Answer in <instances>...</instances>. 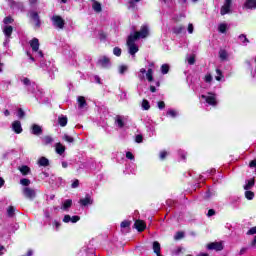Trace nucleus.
<instances>
[{
	"mask_svg": "<svg viewBox=\"0 0 256 256\" xmlns=\"http://www.w3.org/2000/svg\"><path fill=\"white\" fill-rule=\"evenodd\" d=\"M136 38H133V36H128L127 39V47H128V53L132 57H135V54L139 52V46L135 44Z\"/></svg>",
	"mask_w": 256,
	"mask_h": 256,
	"instance_id": "nucleus-1",
	"label": "nucleus"
},
{
	"mask_svg": "<svg viewBox=\"0 0 256 256\" xmlns=\"http://www.w3.org/2000/svg\"><path fill=\"white\" fill-rule=\"evenodd\" d=\"M130 37H133L134 39H145L149 37V26L143 25L140 28V31H136L132 34H130Z\"/></svg>",
	"mask_w": 256,
	"mask_h": 256,
	"instance_id": "nucleus-2",
	"label": "nucleus"
},
{
	"mask_svg": "<svg viewBox=\"0 0 256 256\" xmlns=\"http://www.w3.org/2000/svg\"><path fill=\"white\" fill-rule=\"evenodd\" d=\"M145 73H146V79L149 81V83L153 82V69L149 68L146 70L145 68H141L138 72V79L140 81H145Z\"/></svg>",
	"mask_w": 256,
	"mask_h": 256,
	"instance_id": "nucleus-3",
	"label": "nucleus"
},
{
	"mask_svg": "<svg viewBox=\"0 0 256 256\" xmlns=\"http://www.w3.org/2000/svg\"><path fill=\"white\" fill-rule=\"evenodd\" d=\"M247 71H250L251 77H256V56L245 60Z\"/></svg>",
	"mask_w": 256,
	"mask_h": 256,
	"instance_id": "nucleus-4",
	"label": "nucleus"
},
{
	"mask_svg": "<svg viewBox=\"0 0 256 256\" xmlns=\"http://www.w3.org/2000/svg\"><path fill=\"white\" fill-rule=\"evenodd\" d=\"M51 21H52L54 27H56V29H64V27H65V20L61 16L54 15L51 18Z\"/></svg>",
	"mask_w": 256,
	"mask_h": 256,
	"instance_id": "nucleus-5",
	"label": "nucleus"
},
{
	"mask_svg": "<svg viewBox=\"0 0 256 256\" xmlns=\"http://www.w3.org/2000/svg\"><path fill=\"white\" fill-rule=\"evenodd\" d=\"M22 193L24 197H26V199H30V201H33V199L37 197V192L35 191V189L30 187H24L22 189Z\"/></svg>",
	"mask_w": 256,
	"mask_h": 256,
	"instance_id": "nucleus-6",
	"label": "nucleus"
},
{
	"mask_svg": "<svg viewBox=\"0 0 256 256\" xmlns=\"http://www.w3.org/2000/svg\"><path fill=\"white\" fill-rule=\"evenodd\" d=\"M201 99H204L208 105H211L212 107L217 106V98L215 97V94L208 93L207 95L202 94Z\"/></svg>",
	"mask_w": 256,
	"mask_h": 256,
	"instance_id": "nucleus-7",
	"label": "nucleus"
},
{
	"mask_svg": "<svg viewBox=\"0 0 256 256\" xmlns=\"http://www.w3.org/2000/svg\"><path fill=\"white\" fill-rule=\"evenodd\" d=\"M30 47L32 48V51H34V53H37L38 57H43V52L39 51V39L33 38L30 41Z\"/></svg>",
	"mask_w": 256,
	"mask_h": 256,
	"instance_id": "nucleus-8",
	"label": "nucleus"
},
{
	"mask_svg": "<svg viewBox=\"0 0 256 256\" xmlns=\"http://www.w3.org/2000/svg\"><path fill=\"white\" fill-rule=\"evenodd\" d=\"M97 65L102 69H109V67H111V60L108 57L103 56L98 60Z\"/></svg>",
	"mask_w": 256,
	"mask_h": 256,
	"instance_id": "nucleus-9",
	"label": "nucleus"
},
{
	"mask_svg": "<svg viewBox=\"0 0 256 256\" xmlns=\"http://www.w3.org/2000/svg\"><path fill=\"white\" fill-rule=\"evenodd\" d=\"M22 83L24 85H26V87H28V91H30V93H37L35 90L37 89V84L35 83H31V80H29V78H24L22 80Z\"/></svg>",
	"mask_w": 256,
	"mask_h": 256,
	"instance_id": "nucleus-10",
	"label": "nucleus"
},
{
	"mask_svg": "<svg viewBox=\"0 0 256 256\" xmlns=\"http://www.w3.org/2000/svg\"><path fill=\"white\" fill-rule=\"evenodd\" d=\"M30 133L39 137V135H43V127L39 126V124H32L30 127Z\"/></svg>",
	"mask_w": 256,
	"mask_h": 256,
	"instance_id": "nucleus-11",
	"label": "nucleus"
},
{
	"mask_svg": "<svg viewBox=\"0 0 256 256\" xmlns=\"http://www.w3.org/2000/svg\"><path fill=\"white\" fill-rule=\"evenodd\" d=\"M207 249L210 251H223V244L221 242H212L207 245Z\"/></svg>",
	"mask_w": 256,
	"mask_h": 256,
	"instance_id": "nucleus-12",
	"label": "nucleus"
},
{
	"mask_svg": "<svg viewBox=\"0 0 256 256\" xmlns=\"http://www.w3.org/2000/svg\"><path fill=\"white\" fill-rule=\"evenodd\" d=\"M227 13H231V0H226L220 10V15H227Z\"/></svg>",
	"mask_w": 256,
	"mask_h": 256,
	"instance_id": "nucleus-13",
	"label": "nucleus"
},
{
	"mask_svg": "<svg viewBox=\"0 0 256 256\" xmlns=\"http://www.w3.org/2000/svg\"><path fill=\"white\" fill-rule=\"evenodd\" d=\"M30 19L33 21L35 27L39 29L41 27V20L39 19V14L37 12L30 13Z\"/></svg>",
	"mask_w": 256,
	"mask_h": 256,
	"instance_id": "nucleus-14",
	"label": "nucleus"
},
{
	"mask_svg": "<svg viewBox=\"0 0 256 256\" xmlns=\"http://www.w3.org/2000/svg\"><path fill=\"white\" fill-rule=\"evenodd\" d=\"M79 203L80 205H82V207H87V205H93V198H91V195L87 194L85 198L80 199Z\"/></svg>",
	"mask_w": 256,
	"mask_h": 256,
	"instance_id": "nucleus-15",
	"label": "nucleus"
},
{
	"mask_svg": "<svg viewBox=\"0 0 256 256\" xmlns=\"http://www.w3.org/2000/svg\"><path fill=\"white\" fill-rule=\"evenodd\" d=\"M81 220V217L79 216H72L67 214L64 216L63 218V222L64 223H77V221H80Z\"/></svg>",
	"mask_w": 256,
	"mask_h": 256,
	"instance_id": "nucleus-16",
	"label": "nucleus"
},
{
	"mask_svg": "<svg viewBox=\"0 0 256 256\" xmlns=\"http://www.w3.org/2000/svg\"><path fill=\"white\" fill-rule=\"evenodd\" d=\"M12 130L17 134L23 133V127H21V122L16 120L12 123Z\"/></svg>",
	"mask_w": 256,
	"mask_h": 256,
	"instance_id": "nucleus-17",
	"label": "nucleus"
},
{
	"mask_svg": "<svg viewBox=\"0 0 256 256\" xmlns=\"http://www.w3.org/2000/svg\"><path fill=\"white\" fill-rule=\"evenodd\" d=\"M115 125H116V127H119V129H123L125 127V117L116 116L115 117Z\"/></svg>",
	"mask_w": 256,
	"mask_h": 256,
	"instance_id": "nucleus-18",
	"label": "nucleus"
},
{
	"mask_svg": "<svg viewBox=\"0 0 256 256\" xmlns=\"http://www.w3.org/2000/svg\"><path fill=\"white\" fill-rule=\"evenodd\" d=\"M134 227L141 233V231H145V222L143 220H136L134 223Z\"/></svg>",
	"mask_w": 256,
	"mask_h": 256,
	"instance_id": "nucleus-19",
	"label": "nucleus"
},
{
	"mask_svg": "<svg viewBox=\"0 0 256 256\" xmlns=\"http://www.w3.org/2000/svg\"><path fill=\"white\" fill-rule=\"evenodd\" d=\"M2 31L5 35V37H11L12 33H13V26L10 25H4L2 27Z\"/></svg>",
	"mask_w": 256,
	"mask_h": 256,
	"instance_id": "nucleus-20",
	"label": "nucleus"
},
{
	"mask_svg": "<svg viewBox=\"0 0 256 256\" xmlns=\"http://www.w3.org/2000/svg\"><path fill=\"white\" fill-rule=\"evenodd\" d=\"M77 103L79 109H85V107H87V100H85V97L83 96H78Z\"/></svg>",
	"mask_w": 256,
	"mask_h": 256,
	"instance_id": "nucleus-21",
	"label": "nucleus"
},
{
	"mask_svg": "<svg viewBox=\"0 0 256 256\" xmlns=\"http://www.w3.org/2000/svg\"><path fill=\"white\" fill-rule=\"evenodd\" d=\"M55 151L58 155H63L65 153V146L61 142L56 143Z\"/></svg>",
	"mask_w": 256,
	"mask_h": 256,
	"instance_id": "nucleus-22",
	"label": "nucleus"
},
{
	"mask_svg": "<svg viewBox=\"0 0 256 256\" xmlns=\"http://www.w3.org/2000/svg\"><path fill=\"white\" fill-rule=\"evenodd\" d=\"M73 205V200L67 199L63 202L61 209L63 211H69V208Z\"/></svg>",
	"mask_w": 256,
	"mask_h": 256,
	"instance_id": "nucleus-23",
	"label": "nucleus"
},
{
	"mask_svg": "<svg viewBox=\"0 0 256 256\" xmlns=\"http://www.w3.org/2000/svg\"><path fill=\"white\" fill-rule=\"evenodd\" d=\"M153 251L157 256H161V244L157 241L153 242Z\"/></svg>",
	"mask_w": 256,
	"mask_h": 256,
	"instance_id": "nucleus-24",
	"label": "nucleus"
},
{
	"mask_svg": "<svg viewBox=\"0 0 256 256\" xmlns=\"http://www.w3.org/2000/svg\"><path fill=\"white\" fill-rule=\"evenodd\" d=\"M38 165L40 167H48L49 165V159H47L46 157H41L39 160H38Z\"/></svg>",
	"mask_w": 256,
	"mask_h": 256,
	"instance_id": "nucleus-25",
	"label": "nucleus"
},
{
	"mask_svg": "<svg viewBox=\"0 0 256 256\" xmlns=\"http://www.w3.org/2000/svg\"><path fill=\"white\" fill-rule=\"evenodd\" d=\"M245 7L246 9H256V0H247Z\"/></svg>",
	"mask_w": 256,
	"mask_h": 256,
	"instance_id": "nucleus-26",
	"label": "nucleus"
},
{
	"mask_svg": "<svg viewBox=\"0 0 256 256\" xmlns=\"http://www.w3.org/2000/svg\"><path fill=\"white\" fill-rule=\"evenodd\" d=\"M92 9L96 12V13H101L102 8H101V3L97 2V1H93L92 4Z\"/></svg>",
	"mask_w": 256,
	"mask_h": 256,
	"instance_id": "nucleus-27",
	"label": "nucleus"
},
{
	"mask_svg": "<svg viewBox=\"0 0 256 256\" xmlns=\"http://www.w3.org/2000/svg\"><path fill=\"white\" fill-rule=\"evenodd\" d=\"M53 141H54V139L51 136H44L42 138L43 145H52Z\"/></svg>",
	"mask_w": 256,
	"mask_h": 256,
	"instance_id": "nucleus-28",
	"label": "nucleus"
},
{
	"mask_svg": "<svg viewBox=\"0 0 256 256\" xmlns=\"http://www.w3.org/2000/svg\"><path fill=\"white\" fill-rule=\"evenodd\" d=\"M239 41H241L242 45L246 47V45L249 43V39L245 34H241L238 36Z\"/></svg>",
	"mask_w": 256,
	"mask_h": 256,
	"instance_id": "nucleus-29",
	"label": "nucleus"
},
{
	"mask_svg": "<svg viewBox=\"0 0 256 256\" xmlns=\"http://www.w3.org/2000/svg\"><path fill=\"white\" fill-rule=\"evenodd\" d=\"M58 123L61 127H65L67 125V116H60L58 118Z\"/></svg>",
	"mask_w": 256,
	"mask_h": 256,
	"instance_id": "nucleus-30",
	"label": "nucleus"
},
{
	"mask_svg": "<svg viewBox=\"0 0 256 256\" xmlns=\"http://www.w3.org/2000/svg\"><path fill=\"white\" fill-rule=\"evenodd\" d=\"M19 171L20 173H22V175H28V173L31 172V168H29L28 166H21L19 167Z\"/></svg>",
	"mask_w": 256,
	"mask_h": 256,
	"instance_id": "nucleus-31",
	"label": "nucleus"
},
{
	"mask_svg": "<svg viewBox=\"0 0 256 256\" xmlns=\"http://www.w3.org/2000/svg\"><path fill=\"white\" fill-rule=\"evenodd\" d=\"M245 197H246V199H248V201H251L255 197V193H253V191H251V190H246Z\"/></svg>",
	"mask_w": 256,
	"mask_h": 256,
	"instance_id": "nucleus-32",
	"label": "nucleus"
},
{
	"mask_svg": "<svg viewBox=\"0 0 256 256\" xmlns=\"http://www.w3.org/2000/svg\"><path fill=\"white\" fill-rule=\"evenodd\" d=\"M141 106L144 111H149V109H151V105L149 104V101L145 99L142 101Z\"/></svg>",
	"mask_w": 256,
	"mask_h": 256,
	"instance_id": "nucleus-33",
	"label": "nucleus"
},
{
	"mask_svg": "<svg viewBox=\"0 0 256 256\" xmlns=\"http://www.w3.org/2000/svg\"><path fill=\"white\" fill-rule=\"evenodd\" d=\"M253 185H255V180H248L244 186L245 191H249Z\"/></svg>",
	"mask_w": 256,
	"mask_h": 256,
	"instance_id": "nucleus-34",
	"label": "nucleus"
},
{
	"mask_svg": "<svg viewBox=\"0 0 256 256\" xmlns=\"http://www.w3.org/2000/svg\"><path fill=\"white\" fill-rule=\"evenodd\" d=\"M218 31L220 33H226L227 32V24L226 23L219 24Z\"/></svg>",
	"mask_w": 256,
	"mask_h": 256,
	"instance_id": "nucleus-35",
	"label": "nucleus"
},
{
	"mask_svg": "<svg viewBox=\"0 0 256 256\" xmlns=\"http://www.w3.org/2000/svg\"><path fill=\"white\" fill-rule=\"evenodd\" d=\"M161 73H162V75H167L169 73V66H168V64H163L161 66Z\"/></svg>",
	"mask_w": 256,
	"mask_h": 256,
	"instance_id": "nucleus-36",
	"label": "nucleus"
},
{
	"mask_svg": "<svg viewBox=\"0 0 256 256\" xmlns=\"http://www.w3.org/2000/svg\"><path fill=\"white\" fill-rule=\"evenodd\" d=\"M20 184L23 185L24 187H29L31 185V180L23 178L20 180Z\"/></svg>",
	"mask_w": 256,
	"mask_h": 256,
	"instance_id": "nucleus-37",
	"label": "nucleus"
},
{
	"mask_svg": "<svg viewBox=\"0 0 256 256\" xmlns=\"http://www.w3.org/2000/svg\"><path fill=\"white\" fill-rule=\"evenodd\" d=\"M174 33L179 35L180 33H185V27L183 26H177L174 28Z\"/></svg>",
	"mask_w": 256,
	"mask_h": 256,
	"instance_id": "nucleus-38",
	"label": "nucleus"
},
{
	"mask_svg": "<svg viewBox=\"0 0 256 256\" xmlns=\"http://www.w3.org/2000/svg\"><path fill=\"white\" fill-rule=\"evenodd\" d=\"M216 81H221L223 79V72L219 69H216V76H215Z\"/></svg>",
	"mask_w": 256,
	"mask_h": 256,
	"instance_id": "nucleus-39",
	"label": "nucleus"
},
{
	"mask_svg": "<svg viewBox=\"0 0 256 256\" xmlns=\"http://www.w3.org/2000/svg\"><path fill=\"white\" fill-rule=\"evenodd\" d=\"M166 115L175 119V117H177V115L179 114L177 113V111L171 109L167 111Z\"/></svg>",
	"mask_w": 256,
	"mask_h": 256,
	"instance_id": "nucleus-40",
	"label": "nucleus"
},
{
	"mask_svg": "<svg viewBox=\"0 0 256 256\" xmlns=\"http://www.w3.org/2000/svg\"><path fill=\"white\" fill-rule=\"evenodd\" d=\"M63 140L66 141L67 143H74V141H75V139L72 136L67 135V134H65L63 136Z\"/></svg>",
	"mask_w": 256,
	"mask_h": 256,
	"instance_id": "nucleus-41",
	"label": "nucleus"
},
{
	"mask_svg": "<svg viewBox=\"0 0 256 256\" xmlns=\"http://www.w3.org/2000/svg\"><path fill=\"white\" fill-rule=\"evenodd\" d=\"M189 65H195V56L194 54L186 57Z\"/></svg>",
	"mask_w": 256,
	"mask_h": 256,
	"instance_id": "nucleus-42",
	"label": "nucleus"
},
{
	"mask_svg": "<svg viewBox=\"0 0 256 256\" xmlns=\"http://www.w3.org/2000/svg\"><path fill=\"white\" fill-rule=\"evenodd\" d=\"M215 195H216L215 191L208 190V191L205 193L204 197H205L206 199H211V197H215Z\"/></svg>",
	"mask_w": 256,
	"mask_h": 256,
	"instance_id": "nucleus-43",
	"label": "nucleus"
},
{
	"mask_svg": "<svg viewBox=\"0 0 256 256\" xmlns=\"http://www.w3.org/2000/svg\"><path fill=\"white\" fill-rule=\"evenodd\" d=\"M130 226H131V222L127 220L122 221L120 224L121 229H127V227H130Z\"/></svg>",
	"mask_w": 256,
	"mask_h": 256,
	"instance_id": "nucleus-44",
	"label": "nucleus"
},
{
	"mask_svg": "<svg viewBox=\"0 0 256 256\" xmlns=\"http://www.w3.org/2000/svg\"><path fill=\"white\" fill-rule=\"evenodd\" d=\"M127 69H128L127 65H121L119 66L118 71L120 75H123L124 73H127Z\"/></svg>",
	"mask_w": 256,
	"mask_h": 256,
	"instance_id": "nucleus-45",
	"label": "nucleus"
},
{
	"mask_svg": "<svg viewBox=\"0 0 256 256\" xmlns=\"http://www.w3.org/2000/svg\"><path fill=\"white\" fill-rule=\"evenodd\" d=\"M7 213H8V217H13V215H15V207L13 206L8 207Z\"/></svg>",
	"mask_w": 256,
	"mask_h": 256,
	"instance_id": "nucleus-46",
	"label": "nucleus"
},
{
	"mask_svg": "<svg viewBox=\"0 0 256 256\" xmlns=\"http://www.w3.org/2000/svg\"><path fill=\"white\" fill-rule=\"evenodd\" d=\"M219 56H220V59H222L223 61H225V59H227V51L221 50V51L219 52Z\"/></svg>",
	"mask_w": 256,
	"mask_h": 256,
	"instance_id": "nucleus-47",
	"label": "nucleus"
},
{
	"mask_svg": "<svg viewBox=\"0 0 256 256\" xmlns=\"http://www.w3.org/2000/svg\"><path fill=\"white\" fill-rule=\"evenodd\" d=\"M3 23H4V25H11V23H13V18H11V16H8V17L4 18Z\"/></svg>",
	"mask_w": 256,
	"mask_h": 256,
	"instance_id": "nucleus-48",
	"label": "nucleus"
},
{
	"mask_svg": "<svg viewBox=\"0 0 256 256\" xmlns=\"http://www.w3.org/2000/svg\"><path fill=\"white\" fill-rule=\"evenodd\" d=\"M185 237V234L183 232H177L176 235L174 236V239L176 241H179V239H183Z\"/></svg>",
	"mask_w": 256,
	"mask_h": 256,
	"instance_id": "nucleus-49",
	"label": "nucleus"
},
{
	"mask_svg": "<svg viewBox=\"0 0 256 256\" xmlns=\"http://www.w3.org/2000/svg\"><path fill=\"white\" fill-rule=\"evenodd\" d=\"M113 54L116 55V57H121V48L115 47L113 49Z\"/></svg>",
	"mask_w": 256,
	"mask_h": 256,
	"instance_id": "nucleus-50",
	"label": "nucleus"
},
{
	"mask_svg": "<svg viewBox=\"0 0 256 256\" xmlns=\"http://www.w3.org/2000/svg\"><path fill=\"white\" fill-rule=\"evenodd\" d=\"M205 83H211V81H213V76H211V74H207L204 77Z\"/></svg>",
	"mask_w": 256,
	"mask_h": 256,
	"instance_id": "nucleus-51",
	"label": "nucleus"
},
{
	"mask_svg": "<svg viewBox=\"0 0 256 256\" xmlns=\"http://www.w3.org/2000/svg\"><path fill=\"white\" fill-rule=\"evenodd\" d=\"M19 119H23L25 117V111H23V109H18V113H17Z\"/></svg>",
	"mask_w": 256,
	"mask_h": 256,
	"instance_id": "nucleus-52",
	"label": "nucleus"
},
{
	"mask_svg": "<svg viewBox=\"0 0 256 256\" xmlns=\"http://www.w3.org/2000/svg\"><path fill=\"white\" fill-rule=\"evenodd\" d=\"M139 1L141 0H129V7H131L132 9H134L135 4L139 3Z\"/></svg>",
	"mask_w": 256,
	"mask_h": 256,
	"instance_id": "nucleus-53",
	"label": "nucleus"
},
{
	"mask_svg": "<svg viewBox=\"0 0 256 256\" xmlns=\"http://www.w3.org/2000/svg\"><path fill=\"white\" fill-rule=\"evenodd\" d=\"M167 155H169V153L167 151H162L160 152V159L163 161L165 160V158L167 157Z\"/></svg>",
	"mask_w": 256,
	"mask_h": 256,
	"instance_id": "nucleus-54",
	"label": "nucleus"
},
{
	"mask_svg": "<svg viewBox=\"0 0 256 256\" xmlns=\"http://www.w3.org/2000/svg\"><path fill=\"white\" fill-rule=\"evenodd\" d=\"M247 235H256V226L252 227L248 232Z\"/></svg>",
	"mask_w": 256,
	"mask_h": 256,
	"instance_id": "nucleus-55",
	"label": "nucleus"
},
{
	"mask_svg": "<svg viewBox=\"0 0 256 256\" xmlns=\"http://www.w3.org/2000/svg\"><path fill=\"white\" fill-rule=\"evenodd\" d=\"M136 143H143V136L142 135H137L135 138Z\"/></svg>",
	"mask_w": 256,
	"mask_h": 256,
	"instance_id": "nucleus-56",
	"label": "nucleus"
},
{
	"mask_svg": "<svg viewBox=\"0 0 256 256\" xmlns=\"http://www.w3.org/2000/svg\"><path fill=\"white\" fill-rule=\"evenodd\" d=\"M126 158H127V159H130L131 161H133V159H135V156H133V153L127 152V153H126Z\"/></svg>",
	"mask_w": 256,
	"mask_h": 256,
	"instance_id": "nucleus-57",
	"label": "nucleus"
},
{
	"mask_svg": "<svg viewBox=\"0 0 256 256\" xmlns=\"http://www.w3.org/2000/svg\"><path fill=\"white\" fill-rule=\"evenodd\" d=\"M77 187H79V180H75V181L72 183V189H77Z\"/></svg>",
	"mask_w": 256,
	"mask_h": 256,
	"instance_id": "nucleus-58",
	"label": "nucleus"
},
{
	"mask_svg": "<svg viewBox=\"0 0 256 256\" xmlns=\"http://www.w3.org/2000/svg\"><path fill=\"white\" fill-rule=\"evenodd\" d=\"M158 109H165V102L163 101L158 102Z\"/></svg>",
	"mask_w": 256,
	"mask_h": 256,
	"instance_id": "nucleus-59",
	"label": "nucleus"
},
{
	"mask_svg": "<svg viewBox=\"0 0 256 256\" xmlns=\"http://www.w3.org/2000/svg\"><path fill=\"white\" fill-rule=\"evenodd\" d=\"M215 215V211L213 209L208 210L207 217H213Z\"/></svg>",
	"mask_w": 256,
	"mask_h": 256,
	"instance_id": "nucleus-60",
	"label": "nucleus"
},
{
	"mask_svg": "<svg viewBox=\"0 0 256 256\" xmlns=\"http://www.w3.org/2000/svg\"><path fill=\"white\" fill-rule=\"evenodd\" d=\"M54 227H55L56 231H59V227H61V224L57 221H54Z\"/></svg>",
	"mask_w": 256,
	"mask_h": 256,
	"instance_id": "nucleus-61",
	"label": "nucleus"
},
{
	"mask_svg": "<svg viewBox=\"0 0 256 256\" xmlns=\"http://www.w3.org/2000/svg\"><path fill=\"white\" fill-rule=\"evenodd\" d=\"M5 251H7V250L5 249V246H0V256H1V255H5Z\"/></svg>",
	"mask_w": 256,
	"mask_h": 256,
	"instance_id": "nucleus-62",
	"label": "nucleus"
},
{
	"mask_svg": "<svg viewBox=\"0 0 256 256\" xmlns=\"http://www.w3.org/2000/svg\"><path fill=\"white\" fill-rule=\"evenodd\" d=\"M188 33H193V24L188 25Z\"/></svg>",
	"mask_w": 256,
	"mask_h": 256,
	"instance_id": "nucleus-63",
	"label": "nucleus"
},
{
	"mask_svg": "<svg viewBox=\"0 0 256 256\" xmlns=\"http://www.w3.org/2000/svg\"><path fill=\"white\" fill-rule=\"evenodd\" d=\"M9 37H6V39H5V41H4V43H3V45H4V47H7V45H9Z\"/></svg>",
	"mask_w": 256,
	"mask_h": 256,
	"instance_id": "nucleus-64",
	"label": "nucleus"
}]
</instances>
